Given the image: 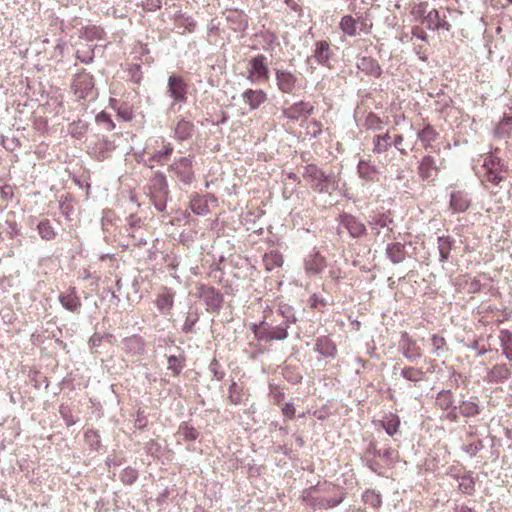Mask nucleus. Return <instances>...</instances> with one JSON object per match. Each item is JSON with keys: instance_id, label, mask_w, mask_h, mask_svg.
<instances>
[{"instance_id": "1", "label": "nucleus", "mask_w": 512, "mask_h": 512, "mask_svg": "<svg viewBox=\"0 0 512 512\" xmlns=\"http://www.w3.org/2000/svg\"><path fill=\"white\" fill-rule=\"evenodd\" d=\"M303 177L310 187L318 193L332 194L333 191L339 189L340 180L337 176L333 172L325 173L315 164L305 166Z\"/></svg>"}, {"instance_id": "2", "label": "nucleus", "mask_w": 512, "mask_h": 512, "mask_svg": "<svg viewBox=\"0 0 512 512\" xmlns=\"http://www.w3.org/2000/svg\"><path fill=\"white\" fill-rule=\"evenodd\" d=\"M339 29L349 37H356L360 34L369 35L373 29L371 14L366 11L356 14V17L344 15L339 21Z\"/></svg>"}, {"instance_id": "3", "label": "nucleus", "mask_w": 512, "mask_h": 512, "mask_svg": "<svg viewBox=\"0 0 512 512\" xmlns=\"http://www.w3.org/2000/svg\"><path fill=\"white\" fill-rule=\"evenodd\" d=\"M344 498L345 493L341 489H337V493L334 496L326 497L319 495L317 486L305 489L301 494L302 501L314 511L336 507L343 502Z\"/></svg>"}, {"instance_id": "4", "label": "nucleus", "mask_w": 512, "mask_h": 512, "mask_svg": "<svg viewBox=\"0 0 512 512\" xmlns=\"http://www.w3.org/2000/svg\"><path fill=\"white\" fill-rule=\"evenodd\" d=\"M499 148H495L490 155L485 157L482 167L485 173L481 177L482 182H489L493 185H499L504 180V174L508 171V165L504 160L497 157Z\"/></svg>"}, {"instance_id": "5", "label": "nucleus", "mask_w": 512, "mask_h": 512, "mask_svg": "<svg viewBox=\"0 0 512 512\" xmlns=\"http://www.w3.org/2000/svg\"><path fill=\"white\" fill-rule=\"evenodd\" d=\"M168 171L170 177L184 186H190L195 181V172L193 169V157L185 156L174 159L169 165Z\"/></svg>"}, {"instance_id": "6", "label": "nucleus", "mask_w": 512, "mask_h": 512, "mask_svg": "<svg viewBox=\"0 0 512 512\" xmlns=\"http://www.w3.org/2000/svg\"><path fill=\"white\" fill-rule=\"evenodd\" d=\"M168 195L169 188L166 176L162 172H156L150 179L149 196L159 212L165 211Z\"/></svg>"}, {"instance_id": "7", "label": "nucleus", "mask_w": 512, "mask_h": 512, "mask_svg": "<svg viewBox=\"0 0 512 512\" xmlns=\"http://www.w3.org/2000/svg\"><path fill=\"white\" fill-rule=\"evenodd\" d=\"M248 80L251 83H258L265 81L269 78V68L267 64V57L263 54H258L249 61V68L247 70Z\"/></svg>"}, {"instance_id": "8", "label": "nucleus", "mask_w": 512, "mask_h": 512, "mask_svg": "<svg viewBox=\"0 0 512 512\" xmlns=\"http://www.w3.org/2000/svg\"><path fill=\"white\" fill-rule=\"evenodd\" d=\"M197 296L204 302L207 310L218 311L222 307L223 296L213 286L199 285Z\"/></svg>"}, {"instance_id": "9", "label": "nucleus", "mask_w": 512, "mask_h": 512, "mask_svg": "<svg viewBox=\"0 0 512 512\" xmlns=\"http://www.w3.org/2000/svg\"><path fill=\"white\" fill-rule=\"evenodd\" d=\"M261 49L270 55L271 59L280 58L281 44L275 33L262 31L256 34Z\"/></svg>"}, {"instance_id": "10", "label": "nucleus", "mask_w": 512, "mask_h": 512, "mask_svg": "<svg viewBox=\"0 0 512 512\" xmlns=\"http://www.w3.org/2000/svg\"><path fill=\"white\" fill-rule=\"evenodd\" d=\"M399 350L411 363H417L422 357L421 349L417 346L416 342L411 339L407 332L401 333Z\"/></svg>"}, {"instance_id": "11", "label": "nucleus", "mask_w": 512, "mask_h": 512, "mask_svg": "<svg viewBox=\"0 0 512 512\" xmlns=\"http://www.w3.org/2000/svg\"><path fill=\"white\" fill-rule=\"evenodd\" d=\"M168 93L174 102H186L188 87L182 77L171 75L167 84Z\"/></svg>"}, {"instance_id": "12", "label": "nucleus", "mask_w": 512, "mask_h": 512, "mask_svg": "<svg viewBox=\"0 0 512 512\" xmlns=\"http://www.w3.org/2000/svg\"><path fill=\"white\" fill-rule=\"evenodd\" d=\"M313 110L314 107L309 102L300 101L284 108L282 113L285 118L297 121L307 119Z\"/></svg>"}, {"instance_id": "13", "label": "nucleus", "mask_w": 512, "mask_h": 512, "mask_svg": "<svg viewBox=\"0 0 512 512\" xmlns=\"http://www.w3.org/2000/svg\"><path fill=\"white\" fill-rule=\"evenodd\" d=\"M72 86H73L75 94L79 98H85L89 95H92V93H93V89H94L93 77L84 71L80 72L75 76Z\"/></svg>"}, {"instance_id": "14", "label": "nucleus", "mask_w": 512, "mask_h": 512, "mask_svg": "<svg viewBox=\"0 0 512 512\" xmlns=\"http://www.w3.org/2000/svg\"><path fill=\"white\" fill-rule=\"evenodd\" d=\"M275 77L279 90L290 94L294 91L298 83V77L285 69H275Z\"/></svg>"}, {"instance_id": "15", "label": "nucleus", "mask_w": 512, "mask_h": 512, "mask_svg": "<svg viewBox=\"0 0 512 512\" xmlns=\"http://www.w3.org/2000/svg\"><path fill=\"white\" fill-rule=\"evenodd\" d=\"M326 267L325 258L315 249H313L304 259V269L307 275L315 276L322 272Z\"/></svg>"}, {"instance_id": "16", "label": "nucleus", "mask_w": 512, "mask_h": 512, "mask_svg": "<svg viewBox=\"0 0 512 512\" xmlns=\"http://www.w3.org/2000/svg\"><path fill=\"white\" fill-rule=\"evenodd\" d=\"M115 149L114 142L105 137L97 138L90 146L89 150L98 160L106 159Z\"/></svg>"}, {"instance_id": "17", "label": "nucleus", "mask_w": 512, "mask_h": 512, "mask_svg": "<svg viewBox=\"0 0 512 512\" xmlns=\"http://www.w3.org/2000/svg\"><path fill=\"white\" fill-rule=\"evenodd\" d=\"M58 299L64 309L73 313L80 312L82 304L75 287H70L65 293H61Z\"/></svg>"}, {"instance_id": "18", "label": "nucleus", "mask_w": 512, "mask_h": 512, "mask_svg": "<svg viewBox=\"0 0 512 512\" xmlns=\"http://www.w3.org/2000/svg\"><path fill=\"white\" fill-rule=\"evenodd\" d=\"M195 132V125L192 121L185 118H181L177 121L174 130L173 137L179 141H186L193 137Z\"/></svg>"}, {"instance_id": "19", "label": "nucleus", "mask_w": 512, "mask_h": 512, "mask_svg": "<svg viewBox=\"0 0 512 512\" xmlns=\"http://www.w3.org/2000/svg\"><path fill=\"white\" fill-rule=\"evenodd\" d=\"M144 341L138 335L126 337L121 342V349L129 356L140 355L144 351Z\"/></svg>"}, {"instance_id": "20", "label": "nucleus", "mask_w": 512, "mask_h": 512, "mask_svg": "<svg viewBox=\"0 0 512 512\" xmlns=\"http://www.w3.org/2000/svg\"><path fill=\"white\" fill-rule=\"evenodd\" d=\"M358 176L366 181L373 182L379 174L378 167L370 160H360L357 164Z\"/></svg>"}, {"instance_id": "21", "label": "nucleus", "mask_w": 512, "mask_h": 512, "mask_svg": "<svg viewBox=\"0 0 512 512\" xmlns=\"http://www.w3.org/2000/svg\"><path fill=\"white\" fill-rule=\"evenodd\" d=\"M370 227L377 235L386 230L385 235L392 231L391 225L393 224L392 218L386 214H374L370 217Z\"/></svg>"}, {"instance_id": "22", "label": "nucleus", "mask_w": 512, "mask_h": 512, "mask_svg": "<svg viewBox=\"0 0 512 512\" xmlns=\"http://www.w3.org/2000/svg\"><path fill=\"white\" fill-rule=\"evenodd\" d=\"M511 374V369L506 364H496L488 371L486 380L490 383H500L509 379Z\"/></svg>"}, {"instance_id": "23", "label": "nucleus", "mask_w": 512, "mask_h": 512, "mask_svg": "<svg viewBox=\"0 0 512 512\" xmlns=\"http://www.w3.org/2000/svg\"><path fill=\"white\" fill-rule=\"evenodd\" d=\"M331 57L330 44L327 41H317L313 51L312 58L322 66H329Z\"/></svg>"}, {"instance_id": "24", "label": "nucleus", "mask_w": 512, "mask_h": 512, "mask_svg": "<svg viewBox=\"0 0 512 512\" xmlns=\"http://www.w3.org/2000/svg\"><path fill=\"white\" fill-rule=\"evenodd\" d=\"M242 99L249 105L251 110H255L267 100V94L261 89H247L243 92Z\"/></svg>"}, {"instance_id": "25", "label": "nucleus", "mask_w": 512, "mask_h": 512, "mask_svg": "<svg viewBox=\"0 0 512 512\" xmlns=\"http://www.w3.org/2000/svg\"><path fill=\"white\" fill-rule=\"evenodd\" d=\"M342 224L352 237H361L366 233L365 225L352 215H344L342 217Z\"/></svg>"}, {"instance_id": "26", "label": "nucleus", "mask_w": 512, "mask_h": 512, "mask_svg": "<svg viewBox=\"0 0 512 512\" xmlns=\"http://www.w3.org/2000/svg\"><path fill=\"white\" fill-rule=\"evenodd\" d=\"M314 351L327 358H334L337 353L335 343L328 337H319L316 340Z\"/></svg>"}, {"instance_id": "27", "label": "nucleus", "mask_w": 512, "mask_h": 512, "mask_svg": "<svg viewBox=\"0 0 512 512\" xmlns=\"http://www.w3.org/2000/svg\"><path fill=\"white\" fill-rule=\"evenodd\" d=\"M470 203L471 200L467 193L463 191H455L451 193L450 206L455 212H465L469 208Z\"/></svg>"}, {"instance_id": "28", "label": "nucleus", "mask_w": 512, "mask_h": 512, "mask_svg": "<svg viewBox=\"0 0 512 512\" xmlns=\"http://www.w3.org/2000/svg\"><path fill=\"white\" fill-rule=\"evenodd\" d=\"M174 304V293L169 289L164 288L163 292L157 296L156 307L163 315H167L172 309Z\"/></svg>"}, {"instance_id": "29", "label": "nucleus", "mask_w": 512, "mask_h": 512, "mask_svg": "<svg viewBox=\"0 0 512 512\" xmlns=\"http://www.w3.org/2000/svg\"><path fill=\"white\" fill-rule=\"evenodd\" d=\"M455 240L451 236H439L437 238V247L439 252V260L442 263L448 261Z\"/></svg>"}, {"instance_id": "30", "label": "nucleus", "mask_w": 512, "mask_h": 512, "mask_svg": "<svg viewBox=\"0 0 512 512\" xmlns=\"http://www.w3.org/2000/svg\"><path fill=\"white\" fill-rule=\"evenodd\" d=\"M357 67L359 70L374 77H379L382 73L378 62L371 57L359 58L357 61Z\"/></svg>"}, {"instance_id": "31", "label": "nucleus", "mask_w": 512, "mask_h": 512, "mask_svg": "<svg viewBox=\"0 0 512 512\" xmlns=\"http://www.w3.org/2000/svg\"><path fill=\"white\" fill-rule=\"evenodd\" d=\"M455 405V397L451 390H441L437 393L435 398L436 408L446 411Z\"/></svg>"}, {"instance_id": "32", "label": "nucleus", "mask_w": 512, "mask_h": 512, "mask_svg": "<svg viewBox=\"0 0 512 512\" xmlns=\"http://www.w3.org/2000/svg\"><path fill=\"white\" fill-rule=\"evenodd\" d=\"M392 146V137L388 132L373 137V153L381 154Z\"/></svg>"}, {"instance_id": "33", "label": "nucleus", "mask_w": 512, "mask_h": 512, "mask_svg": "<svg viewBox=\"0 0 512 512\" xmlns=\"http://www.w3.org/2000/svg\"><path fill=\"white\" fill-rule=\"evenodd\" d=\"M439 134L431 125H426L422 130L417 133L418 140L422 143L425 149L431 147L432 143L438 138Z\"/></svg>"}, {"instance_id": "34", "label": "nucleus", "mask_w": 512, "mask_h": 512, "mask_svg": "<svg viewBox=\"0 0 512 512\" xmlns=\"http://www.w3.org/2000/svg\"><path fill=\"white\" fill-rule=\"evenodd\" d=\"M458 410L460 415L466 418L475 417L481 412L479 404L471 399L460 401Z\"/></svg>"}, {"instance_id": "35", "label": "nucleus", "mask_w": 512, "mask_h": 512, "mask_svg": "<svg viewBox=\"0 0 512 512\" xmlns=\"http://www.w3.org/2000/svg\"><path fill=\"white\" fill-rule=\"evenodd\" d=\"M386 254L393 263H401L406 257L405 246L399 242L389 244Z\"/></svg>"}, {"instance_id": "36", "label": "nucleus", "mask_w": 512, "mask_h": 512, "mask_svg": "<svg viewBox=\"0 0 512 512\" xmlns=\"http://www.w3.org/2000/svg\"><path fill=\"white\" fill-rule=\"evenodd\" d=\"M380 423H381L382 427L384 428V430L386 431V433L389 436H393L399 430L400 418L396 414L389 413L383 417V419L380 421Z\"/></svg>"}, {"instance_id": "37", "label": "nucleus", "mask_w": 512, "mask_h": 512, "mask_svg": "<svg viewBox=\"0 0 512 512\" xmlns=\"http://www.w3.org/2000/svg\"><path fill=\"white\" fill-rule=\"evenodd\" d=\"M436 169L437 167L435 159L432 156L427 155L424 156L421 160L418 167V173L423 180H428L432 176V171Z\"/></svg>"}, {"instance_id": "38", "label": "nucleus", "mask_w": 512, "mask_h": 512, "mask_svg": "<svg viewBox=\"0 0 512 512\" xmlns=\"http://www.w3.org/2000/svg\"><path fill=\"white\" fill-rule=\"evenodd\" d=\"M263 263L266 270L268 271H272L275 268L281 267L283 264L282 254L277 250H271L270 252L264 254Z\"/></svg>"}, {"instance_id": "39", "label": "nucleus", "mask_w": 512, "mask_h": 512, "mask_svg": "<svg viewBox=\"0 0 512 512\" xmlns=\"http://www.w3.org/2000/svg\"><path fill=\"white\" fill-rule=\"evenodd\" d=\"M127 225L129 231L131 232V237L135 239L137 244L145 245L147 243L146 239L142 236L136 237V235L134 234L138 229H140L143 226L142 219L132 214L127 218Z\"/></svg>"}, {"instance_id": "40", "label": "nucleus", "mask_w": 512, "mask_h": 512, "mask_svg": "<svg viewBox=\"0 0 512 512\" xmlns=\"http://www.w3.org/2000/svg\"><path fill=\"white\" fill-rule=\"evenodd\" d=\"M499 339L503 355L507 360L512 362V332L509 330H501Z\"/></svg>"}, {"instance_id": "41", "label": "nucleus", "mask_w": 512, "mask_h": 512, "mask_svg": "<svg viewBox=\"0 0 512 512\" xmlns=\"http://www.w3.org/2000/svg\"><path fill=\"white\" fill-rule=\"evenodd\" d=\"M495 136L501 139L512 137V117H504L495 129Z\"/></svg>"}, {"instance_id": "42", "label": "nucleus", "mask_w": 512, "mask_h": 512, "mask_svg": "<svg viewBox=\"0 0 512 512\" xmlns=\"http://www.w3.org/2000/svg\"><path fill=\"white\" fill-rule=\"evenodd\" d=\"M168 369L172 371L174 376H178L185 365V356L183 352H180L179 355H170L167 358Z\"/></svg>"}, {"instance_id": "43", "label": "nucleus", "mask_w": 512, "mask_h": 512, "mask_svg": "<svg viewBox=\"0 0 512 512\" xmlns=\"http://www.w3.org/2000/svg\"><path fill=\"white\" fill-rule=\"evenodd\" d=\"M172 152L173 145L170 142L163 141V149L153 152L149 157V161L164 164Z\"/></svg>"}, {"instance_id": "44", "label": "nucleus", "mask_w": 512, "mask_h": 512, "mask_svg": "<svg viewBox=\"0 0 512 512\" xmlns=\"http://www.w3.org/2000/svg\"><path fill=\"white\" fill-rule=\"evenodd\" d=\"M190 208L192 212L199 216H204L209 213V206L207 201L198 195H195L190 201Z\"/></svg>"}, {"instance_id": "45", "label": "nucleus", "mask_w": 512, "mask_h": 512, "mask_svg": "<svg viewBox=\"0 0 512 512\" xmlns=\"http://www.w3.org/2000/svg\"><path fill=\"white\" fill-rule=\"evenodd\" d=\"M268 327L270 330V341H283L288 337V325H283L282 323L273 325L268 322Z\"/></svg>"}, {"instance_id": "46", "label": "nucleus", "mask_w": 512, "mask_h": 512, "mask_svg": "<svg viewBox=\"0 0 512 512\" xmlns=\"http://www.w3.org/2000/svg\"><path fill=\"white\" fill-rule=\"evenodd\" d=\"M401 376L408 381L418 383L425 378V373L420 368L405 367L401 370Z\"/></svg>"}, {"instance_id": "47", "label": "nucleus", "mask_w": 512, "mask_h": 512, "mask_svg": "<svg viewBox=\"0 0 512 512\" xmlns=\"http://www.w3.org/2000/svg\"><path fill=\"white\" fill-rule=\"evenodd\" d=\"M37 230L39 235L44 240H52L56 237V232L52 227L49 220L45 219L38 223Z\"/></svg>"}, {"instance_id": "48", "label": "nucleus", "mask_w": 512, "mask_h": 512, "mask_svg": "<svg viewBox=\"0 0 512 512\" xmlns=\"http://www.w3.org/2000/svg\"><path fill=\"white\" fill-rule=\"evenodd\" d=\"M252 329L258 341L270 342V330L267 321H263L259 325L253 324Z\"/></svg>"}, {"instance_id": "49", "label": "nucleus", "mask_w": 512, "mask_h": 512, "mask_svg": "<svg viewBox=\"0 0 512 512\" xmlns=\"http://www.w3.org/2000/svg\"><path fill=\"white\" fill-rule=\"evenodd\" d=\"M439 18L440 10L432 9L428 11L422 22L426 25L427 29L436 31L438 30Z\"/></svg>"}, {"instance_id": "50", "label": "nucleus", "mask_w": 512, "mask_h": 512, "mask_svg": "<svg viewBox=\"0 0 512 512\" xmlns=\"http://www.w3.org/2000/svg\"><path fill=\"white\" fill-rule=\"evenodd\" d=\"M459 489L465 494H472L474 491L475 481L473 477L467 473L458 478Z\"/></svg>"}, {"instance_id": "51", "label": "nucleus", "mask_w": 512, "mask_h": 512, "mask_svg": "<svg viewBox=\"0 0 512 512\" xmlns=\"http://www.w3.org/2000/svg\"><path fill=\"white\" fill-rule=\"evenodd\" d=\"M431 342L432 354L436 355L437 357L443 356L446 349V340L443 337L434 334L431 338Z\"/></svg>"}, {"instance_id": "52", "label": "nucleus", "mask_w": 512, "mask_h": 512, "mask_svg": "<svg viewBox=\"0 0 512 512\" xmlns=\"http://www.w3.org/2000/svg\"><path fill=\"white\" fill-rule=\"evenodd\" d=\"M178 435L181 436L186 441H194L198 438V431L189 426L187 423H183L178 430Z\"/></svg>"}, {"instance_id": "53", "label": "nucleus", "mask_w": 512, "mask_h": 512, "mask_svg": "<svg viewBox=\"0 0 512 512\" xmlns=\"http://www.w3.org/2000/svg\"><path fill=\"white\" fill-rule=\"evenodd\" d=\"M77 59H79L82 63L89 64L94 59V52L92 45L86 44L82 48H79L76 52Z\"/></svg>"}, {"instance_id": "54", "label": "nucleus", "mask_w": 512, "mask_h": 512, "mask_svg": "<svg viewBox=\"0 0 512 512\" xmlns=\"http://www.w3.org/2000/svg\"><path fill=\"white\" fill-rule=\"evenodd\" d=\"M363 501L373 508H378L382 503L381 495L374 490L366 491L363 494Z\"/></svg>"}, {"instance_id": "55", "label": "nucleus", "mask_w": 512, "mask_h": 512, "mask_svg": "<svg viewBox=\"0 0 512 512\" xmlns=\"http://www.w3.org/2000/svg\"><path fill=\"white\" fill-rule=\"evenodd\" d=\"M276 313L278 316H281L283 318V321L281 323L283 325H288V328L290 327L291 324H294L297 321V318L290 307H281L279 310H277Z\"/></svg>"}, {"instance_id": "56", "label": "nucleus", "mask_w": 512, "mask_h": 512, "mask_svg": "<svg viewBox=\"0 0 512 512\" xmlns=\"http://www.w3.org/2000/svg\"><path fill=\"white\" fill-rule=\"evenodd\" d=\"M138 478V471L133 467H126L120 474V480L123 484L131 485Z\"/></svg>"}, {"instance_id": "57", "label": "nucleus", "mask_w": 512, "mask_h": 512, "mask_svg": "<svg viewBox=\"0 0 512 512\" xmlns=\"http://www.w3.org/2000/svg\"><path fill=\"white\" fill-rule=\"evenodd\" d=\"M365 127L370 130H381L383 127V121L374 113H369L365 118Z\"/></svg>"}, {"instance_id": "58", "label": "nucleus", "mask_w": 512, "mask_h": 512, "mask_svg": "<svg viewBox=\"0 0 512 512\" xmlns=\"http://www.w3.org/2000/svg\"><path fill=\"white\" fill-rule=\"evenodd\" d=\"M227 19L233 22V29L235 31H244L248 26L247 20L241 14L234 13L233 15H229Z\"/></svg>"}, {"instance_id": "59", "label": "nucleus", "mask_w": 512, "mask_h": 512, "mask_svg": "<svg viewBox=\"0 0 512 512\" xmlns=\"http://www.w3.org/2000/svg\"><path fill=\"white\" fill-rule=\"evenodd\" d=\"M427 8H428V3L427 2H421V3H418V4H414L413 7L411 8V15L416 20H422L423 21L424 17L428 13L427 12Z\"/></svg>"}, {"instance_id": "60", "label": "nucleus", "mask_w": 512, "mask_h": 512, "mask_svg": "<svg viewBox=\"0 0 512 512\" xmlns=\"http://www.w3.org/2000/svg\"><path fill=\"white\" fill-rule=\"evenodd\" d=\"M228 398L234 405H238L242 402L241 389L236 382H232L230 385Z\"/></svg>"}, {"instance_id": "61", "label": "nucleus", "mask_w": 512, "mask_h": 512, "mask_svg": "<svg viewBox=\"0 0 512 512\" xmlns=\"http://www.w3.org/2000/svg\"><path fill=\"white\" fill-rule=\"evenodd\" d=\"M86 128H87V126L85 123H81V122L75 123L74 122L69 125V133L71 134L72 137H74L76 139H81L86 131Z\"/></svg>"}, {"instance_id": "62", "label": "nucleus", "mask_w": 512, "mask_h": 512, "mask_svg": "<svg viewBox=\"0 0 512 512\" xmlns=\"http://www.w3.org/2000/svg\"><path fill=\"white\" fill-rule=\"evenodd\" d=\"M484 448L483 441L477 440L476 442L464 445L462 450L467 453L470 457H474L479 451Z\"/></svg>"}, {"instance_id": "63", "label": "nucleus", "mask_w": 512, "mask_h": 512, "mask_svg": "<svg viewBox=\"0 0 512 512\" xmlns=\"http://www.w3.org/2000/svg\"><path fill=\"white\" fill-rule=\"evenodd\" d=\"M459 410H458V406L454 405V407L446 410V413H444L442 416H441V419L442 420H446L448 422H451V423H455V422H458L459 420Z\"/></svg>"}, {"instance_id": "64", "label": "nucleus", "mask_w": 512, "mask_h": 512, "mask_svg": "<svg viewBox=\"0 0 512 512\" xmlns=\"http://www.w3.org/2000/svg\"><path fill=\"white\" fill-rule=\"evenodd\" d=\"M198 321V315L196 313H188L184 324H183V331L186 333L193 332V327L195 323Z\"/></svg>"}]
</instances>
